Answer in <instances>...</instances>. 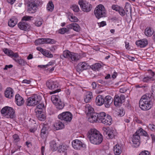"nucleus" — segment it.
I'll use <instances>...</instances> for the list:
<instances>
[{"instance_id":"obj_30","label":"nucleus","mask_w":155,"mask_h":155,"mask_svg":"<svg viewBox=\"0 0 155 155\" xmlns=\"http://www.w3.org/2000/svg\"><path fill=\"white\" fill-rule=\"evenodd\" d=\"M18 22L17 19L15 17L11 18L8 21V25L10 27H13Z\"/></svg>"},{"instance_id":"obj_2","label":"nucleus","mask_w":155,"mask_h":155,"mask_svg":"<svg viewBox=\"0 0 155 155\" xmlns=\"http://www.w3.org/2000/svg\"><path fill=\"white\" fill-rule=\"evenodd\" d=\"M90 142L93 144H99L103 141V136L95 129H91L87 134Z\"/></svg>"},{"instance_id":"obj_15","label":"nucleus","mask_w":155,"mask_h":155,"mask_svg":"<svg viewBox=\"0 0 155 155\" xmlns=\"http://www.w3.org/2000/svg\"><path fill=\"white\" fill-rule=\"evenodd\" d=\"M46 85L48 87L50 90H55L58 88V84L56 81H54L50 80L46 82Z\"/></svg>"},{"instance_id":"obj_20","label":"nucleus","mask_w":155,"mask_h":155,"mask_svg":"<svg viewBox=\"0 0 155 155\" xmlns=\"http://www.w3.org/2000/svg\"><path fill=\"white\" fill-rule=\"evenodd\" d=\"M68 147L67 145L62 144L59 147L58 151L63 155H67Z\"/></svg>"},{"instance_id":"obj_35","label":"nucleus","mask_w":155,"mask_h":155,"mask_svg":"<svg viewBox=\"0 0 155 155\" xmlns=\"http://www.w3.org/2000/svg\"><path fill=\"white\" fill-rule=\"evenodd\" d=\"M101 65L99 63H95L91 66L90 68H91L93 70H98L101 67Z\"/></svg>"},{"instance_id":"obj_62","label":"nucleus","mask_w":155,"mask_h":155,"mask_svg":"<svg viewBox=\"0 0 155 155\" xmlns=\"http://www.w3.org/2000/svg\"><path fill=\"white\" fill-rule=\"evenodd\" d=\"M117 72H114L113 74L111 75V77L113 79H115L117 76Z\"/></svg>"},{"instance_id":"obj_28","label":"nucleus","mask_w":155,"mask_h":155,"mask_svg":"<svg viewBox=\"0 0 155 155\" xmlns=\"http://www.w3.org/2000/svg\"><path fill=\"white\" fill-rule=\"evenodd\" d=\"M114 153L116 155H119L122 152L121 147L118 144H116L114 147Z\"/></svg>"},{"instance_id":"obj_48","label":"nucleus","mask_w":155,"mask_h":155,"mask_svg":"<svg viewBox=\"0 0 155 155\" xmlns=\"http://www.w3.org/2000/svg\"><path fill=\"white\" fill-rule=\"evenodd\" d=\"M110 129L109 128V127H103L102 128V130L103 131V134L104 135V136L106 137V136H107L108 132V130H110Z\"/></svg>"},{"instance_id":"obj_53","label":"nucleus","mask_w":155,"mask_h":155,"mask_svg":"<svg viewBox=\"0 0 155 155\" xmlns=\"http://www.w3.org/2000/svg\"><path fill=\"white\" fill-rule=\"evenodd\" d=\"M149 129L152 130H155V126L152 124H149L148 126Z\"/></svg>"},{"instance_id":"obj_14","label":"nucleus","mask_w":155,"mask_h":155,"mask_svg":"<svg viewBox=\"0 0 155 155\" xmlns=\"http://www.w3.org/2000/svg\"><path fill=\"white\" fill-rule=\"evenodd\" d=\"M72 145L73 148L77 150H80L82 147H86V145L82 143L81 141L78 140H73Z\"/></svg>"},{"instance_id":"obj_33","label":"nucleus","mask_w":155,"mask_h":155,"mask_svg":"<svg viewBox=\"0 0 155 155\" xmlns=\"http://www.w3.org/2000/svg\"><path fill=\"white\" fill-rule=\"evenodd\" d=\"M98 122L101 121L102 123L103 120L107 117L106 114L104 112H101L98 113Z\"/></svg>"},{"instance_id":"obj_40","label":"nucleus","mask_w":155,"mask_h":155,"mask_svg":"<svg viewBox=\"0 0 155 155\" xmlns=\"http://www.w3.org/2000/svg\"><path fill=\"white\" fill-rule=\"evenodd\" d=\"M47 8L48 11L51 12L53 10L54 5L52 2H49L47 5Z\"/></svg>"},{"instance_id":"obj_52","label":"nucleus","mask_w":155,"mask_h":155,"mask_svg":"<svg viewBox=\"0 0 155 155\" xmlns=\"http://www.w3.org/2000/svg\"><path fill=\"white\" fill-rule=\"evenodd\" d=\"M120 7L117 5H113L112 6V8L117 12L118 11Z\"/></svg>"},{"instance_id":"obj_11","label":"nucleus","mask_w":155,"mask_h":155,"mask_svg":"<svg viewBox=\"0 0 155 155\" xmlns=\"http://www.w3.org/2000/svg\"><path fill=\"white\" fill-rule=\"evenodd\" d=\"M58 118L62 120L67 122H70L72 118V114L69 112L66 111L63 112L59 114Z\"/></svg>"},{"instance_id":"obj_32","label":"nucleus","mask_w":155,"mask_h":155,"mask_svg":"<svg viewBox=\"0 0 155 155\" xmlns=\"http://www.w3.org/2000/svg\"><path fill=\"white\" fill-rule=\"evenodd\" d=\"M115 132L114 130L110 129V130H108L107 135V136H106V137L107 139H112L114 136Z\"/></svg>"},{"instance_id":"obj_50","label":"nucleus","mask_w":155,"mask_h":155,"mask_svg":"<svg viewBox=\"0 0 155 155\" xmlns=\"http://www.w3.org/2000/svg\"><path fill=\"white\" fill-rule=\"evenodd\" d=\"M33 18L32 16H25L22 18V20L25 21H30L31 20V18Z\"/></svg>"},{"instance_id":"obj_59","label":"nucleus","mask_w":155,"mask_h":155,"mask_svg":"<svg viewBox=\"0 0 155 155\" xmlns=\"http://www.w3.org/2000/svg\"><path fill=\"white\" fill-rule=\"evenodd\" d=\"M13 67V65L12 64H10L9 65H6L4 68V70H7L8 68H11Z\"/></svg>"},{"instance_id":"obj_21","label":"nucleus","mask_w":155,"mask_h":155,"mask_svg":"<svg viewBox=\"0 0 155 155\" xmlns=\"http://www.w3.org/2000/svg\"><path fill=\"white\" fill-rule=\"evenodd\" d=\"M15 99L16 104L18 106H21L24 103L23 98L19 94H17L15 95Z\"/></svg>"},{"instance_id":"obj_4","label":"nucleus","mask_w":155,"mask_h":155,"mask_svg":"<svg viewBox=\"0 0 155 155\" xmlns=\"http://www.w3.org/2000/svg\"><path fill=\"white\" fill-rule=\"evenodd\" d=\"M140 136H143L145 137H147L148 136L147 132L141 128H140L137 130L133 135L132 141L133 143V146L135 147H138L140 144Z\"/></svg>"},{"instance_id":"obj_64","label":"nucleus","mask_w":155,"mask_h":155,"mask_svg":"<svg viewBox=\"0 0 155 155\" xmlns=\"http://www.w3.org/2000/svg\"><path fill=\"white\" fill-rule=\"evenodd\" d=\"M16 0H7V1L8 3L12 5L15 2Z\"/></svg>"},{"instance_id":"obj_55","label":"nucleus","mask_w":155,"mask_h":155,"mask_svg":"<svg viewBox=\"0 0 155 155\" xmlns=\"http://www.w3.org/2000/svg\"><path fill=\"white\" fill-rule=\"evenodd\" d=\"M139 155H150L149 152L147 151H145L141 152Z\"/></svg>"},{"instance_id":"obj_51","label":"nucleus","mask_w":155,"mask_h":155,"mask_svg":"<svg viewBox=\"0 0 155 155\" xmlns=\"http://www.w3.org/2000/svg\"><path fill=\"white\" fill-rule=\"evenodd\" d=\"M70 20L72 22H77L78 21V19L75 16H71Z\"/></svg>"},{"instance_id":"obj_26","label":"nucleus","mask_w":155,"mask_h":155,"mask_svg":"<svg viewBox=\"0 0 155 155\" xmlns=\"http://www.w3.org/2000/svg\"><path fill=\"white\" fill-rule=\"evenodd\" d=\"M103 120L102 123L105 125L110 126L111 125L112 122V118L109 115H107L106 117Z\"/></svg>"},{"instance_id":"obj_17","label":"nucleus","mask_w":155,"mask_h":155,"mask_svg":"<svg viewBox=\"0 0 155 155\" xmlns=\"http://www.w3.org/2000/svg\"><path fill=\"white\" fill-rule=\"evenodd\" d=\"M37 5L34 2H32L28 5V12L29 13H35L37 10Z\"/></svg>"},{"instance_id":"obj_41","label":"nucleus","mask_w":155,"mask_h":155,"mask_svg":"<svg viewBox=\"0 0 155 155\" xmlns=\"http://www.w3.org/2000/svg\"><path fill=\"white\" fill-rule=\"evenodd\" d=\"M35 43L37 45L45 44V38H39L36 40Z\"/></svg>"},{"instance_id":"obj_31","label":"nucleus","mask_w":155,"mask_h":155,"mask_svg":"<svg viewBox=\"0 0 155 155\" xmlns=\"http://www.w3.org/2000/svg\"><path fill=\"white\" fill-rule=\"evenodd\" d=\"M93 96L91 92H89L84 97V100L86 103H88L90 102L91 99L92 98Z\"/></svg>"},{"instance_id":"obj_18","label":"nucleus","mask_w":155,"mask_h":155,"mask_svg":"<svg viewBox=\"0 0 155 155\" xmlns=\"http://www.w3.org/2000/svg\"><path fill=\"white\" fill-rule=\"evenodd\" d=\"M98 113L94 112L89 115L88 121L91 123L98 122Z\"/></svg>"},{"instance_id":"obj_44","label":"nucleus","mask_w":155,"mask_h":155,"mask_svg":"<svg viewBox=\"0 0 155 155\" xmlns=\"http://www.w3.org/2000/svg\"><path fill=\"white\" fill-rule=\"evenodd\" d=\"M69 29H67L66 28H63L60 29L59 30V33L61 34H63L65 33H67L69 31Z\"/></svg>"},{"instance_id":"obj_42","label":"nucleus","mask_w":155,"mask_h":155,"mask_svg":"<svg viewBox=\"0 0 155 155\" xmlns=\"http://www.w3.org/2000/svg\"><path fill=\"white\" fill-rule=\"evenodd\" d=\"M45 43L54 44L55 43V41L52 39L49 38H45Z\"/></svg>"},{"instance_id":"obj_34","label":"nucleus","mask_w":155,"mask_h":155,"mask_svg":"<svg viewBox=\"0 0 155 155\" xmlns=\"http://www.w3.org/2000/svg\"><path fill=\"white\" fill-rule=\"evenodd\" d=\"M145 34L148 37L151 36L153 33V31L150 27L147 28L145 31Z\"/></svg>"},{"instance_id":"obj_24","label":"nucleus","mask_w":155,"mask_h":155,"mask_svg":"<svg viewBox=\"0 0 155 155\" xmlns=\"http://www.w3.org/2000/svg\"><path fill=\"white\" fill-rule=\"evenodd\" d=\"M13 91L12 89L10 87H8L5 93V96L6 97L9 98L12 97L13 95Z\"/></svg>"},{"instance_id":"obj_23","label":"nucleus","mask_w":155,"mask_h":155,"mask_svg":"<svg viewBox=\"0 0 155 155\" xmlns=\"http://www.w3.org/2000/svg\"><path fill=\"white\" fill-rule=\"evenodd\" d=\"M85 110L88 116L94 112V108L88 104H86L85 106Z\"/></svg>"},{"instance_id":"obj_29","label":"nucleus","mask_w":155,"mask_h":155,"mask_svg":"<svg viewBox=\"0 0 155 155\" xmlns=\"http://www.w3.org/2000/svg\"><path fill=\"white\" fill-rule=\"evenodd\" d=\"M48 126L46 125H43L42 128L41 130V136L42 138L45 137V135L46 136L48 133L47 129Z\"/></svg>"},{"instance_id":"obj_36","label":"nucleus","mask_w":155,"mask_h":155,"mask_svg":"<svg viewBox=\"0 0 155 155\" xmlns=\"http://www.w3.org/2000/svg\"><path fill=\"white\" fill-rule=\"evenodd\" d=\"M54 126L55 127L56 130H58L64 128V125L61 122L58 121L55 124Z\"/></svg>"},{"instance_id":"obj_16","label":"nucleus","mask_w":155,"mask_h":155,"mask_svg":"<svg viewBox=\"0 0 155 155\" xmlns=\"http://www.w3.org/2000/svg\"><path fill=\"white\" fill-rule=\"evenodd\" d=\"M113 99L110 96L107 95L104 98V103L105 106L106 108L110 107L111 104L113 102Z\"/></svg>"},{"instance_id":"obj_56","label":"nucleus","mask_w":155,"mask_h":155,"mask_svg":"<svg viewBox=\"0 0 155 155\" xmlns=\"http://www.w3.org/2000/svg\"><path fill=\"white\" fill-rule=\"evenodd\" d=\"M98 25L100 27H103L106 25V23L105 21H102L99 23H98Z\"/></svg>"},{"instance_id":"obj_45","label":"nucleus","mask_w":155,"mask_h":155,"mask_svg":"<svg viewBox=\"0 0 155 155\" xmlns=\"http://www.w3.org/2000/svg\"><path fill=\"white\" fill-rule=\"evenodd\" d=\"M71 8L75 12H78L79 11V8L78 6L76 5H73Z\"/></svg>"},{"instance_id":"obj_19","label":"nucleus","mask_w":155,"mask_h":155,"mask_svg":"<svg viewBox=\"0 0 155 155\" xmlns=\"http://www.w3.org/2000/svg\"><path fill=\"white\" fill-rule=\"evenodd\" d=\"M18 26L20 29L26 31L29 28L30 25L27 22H21L18 23Z\"/></svg>"},{"instance_id":"obj_8","label":"nucleus","mask_w":155,"mask_h":155,"mask_svg":"<svg viewBox=\"0 0 155 155\" xmlns=\"http://www.w3.org/2000/svg\"><path fill=\"white\" fill-rule=\"evenodd\" d=\"M63 56L64 58L74 61H78L80 58V56L78 54L71 52L68 50L64 51Z\"/></svg>"},{"instance_id":"obj_13","label":"nucleus","mask_w":155,"mask_h":155,"mask_svg":"<svg viewBox=\"0 0 155 155\" xmlns=\"http://www.w3.org/2000/svg\"><path fill=\"white\" fill-rule=\"evenodd\" d=\"M90 68V66L85 62H81L77 65L76 68L77 71L80 73L84 70Z\"/></svg>"},{"instance_id":"obj_63","label":"nucleus","mask_w":155,"mask_h":155,"mask_svg":"<svg viewBox=\"0 0 155 155\" xmlns=\"http://www.w3.org/2000/svg\"><path fill=\"white\" fill-rule=\"evenodd\" d=\"M22 82L23 83L29 84L31 82V81L30 80L25 79L22 81Z\"/></svg>"},{"instance_id":"obj_6","label":"nucleus","mask_w":155,"mask_h":155,"mask_svg":"<svg viewBox=\"0 0 155 155\" xmlns=\"http://www.w3.org/2000/svg\"><path fill=\"white\" fill-rule=\"evenodd\" d=\"M1 112L7 118L13 119L15 117V110L11 107H5L2 109Z\"/></svg>"},{"instance_id":"obj_58","label":"nucleus","mask_w":155,"mask_h":155,"mask_svg":"<svg viewBox=\"0 0 155 155\" xmlns=\"http://www.w3.org/2000/svg\"><path fill=\"white\" fill-rule=\"evenodd\" d=\"M42 24L41 21H37L35 22V25L37 26H40Z\"/></svg>"},{"instance_id":"obj_38","label":"nucleus","mask_w":155,"mask_h":155,"mask_svg":"<svg viewBox=\"0 0 155 155\" xmlns=\"http://www.w3.org/2000/svg\"><path fill=\"white\" fill-rule=\"evenodd\" d=\"M126 10V14L127 15L130 13V14H131V7L130 5L127 4L126 5L125 7Z\"/></svg>"},{"instance_id":"obj_25","label":"nucleus","mask_w":155,"mask_h":155,"mask_svg":"<svg viewBox=\"0 0 155 155\" xmlns=\"http://www.w3.org/2000/svg\"><path fill=\"white\" fill-rule=\"evenodd\" d=\"M104 101V97L103 95H100L96 97L95 102L97 105L100 106L103 105Z\"/></svg>"},{"instance_id":"obj_37","label":"nucleus","mask_w":155,"mask_h":155,"mask_svg":"<svg viewBox=\"0 0 155 155\" xmlns=\"http://www.w3.org/2000/svg\"><path fill=\"white\" fill-rule=\"evenodd\" d=\"M50 143L51 149L53 151H56L58 149V146L55 141H52Z\"/></svg>"},{"instance_id":"obj_54","label":"nucleus","mask_w":155,"mask_h":155,"mask_svg":"<svg viewBox=\"0 0 155 155\" xmlns=\"http://www.w3.org/2000/svg\"><path fill=\"white\" fill-rule=\"evenodd\" d=\"M44 107V104L41 103L40 104L37 106V109L42 110Z\"/></svg>"},{"instance_id":"obj_39","label":"nucleus","mask_w":155,"mask_h":155,"mask_svg":"<svg viewBox=\"0 0 155 155\" xmlns=\"http://www.w3.org/2000/svg\"><path fill=\"white\" fill-rule=\"evenodd\" d=\"M42 54L45 56L49 58H51L53 57V54L50 53L48 50L45 49Z\"/></svg>"},{"instance_id":"obj_12","label":"nucleus","mask_w":155,"mask_h":155,"mask_svg":"<svg viewBox=\"0 0 155 155\" xmlns=\"http://www.w3.org/2000/svg\"><path fill=\"white\" fill-rule=\"evenodd\" d=\"M125 97L123 94H121L120 96L116 95L114 100V105L116 107L121 106L122 103L125 101Z\"/></svg>"},{"instance_id":"obj_27","label":"nucleus","mask_w":155,"mask_h":155,"mask_svg":"<svg viewBox=\"0 0 155 155\" xmlns=\"http://www.w3.org/2000/svg\"><path fill=\"white\" fill-rule=\"evenodd\" d=\"M68 29H72L75 31H78L80 30V27L79 25L76 23H72L69 25L67 26Z\"/></svg>"},{"instance_id":"obj_57","label":"nucleus","mask_w":155,"mask_h":155,"mask_svg":"<svg viewBox=\"0 0 155 155\" xmlns=\"http://www.w3.org/2000/svg\"><path fill=\"white\" fill-rule=\"evenodd\" d=\"M152 78L147 77L144 78L143 79V81L145 82H147L148 81L150 80Z\"/></svg>"},{"instance_id":"obj_46","label":"nucleus","mask_w":155,"mask_h":155,"mask_svg":"<svg viewBox=\"0 0 155 155\" xmlns=\"http://www.w3.org/2000/svg\"><path fill=\"white\" fill-rule=\"evenodd\" d=\"M118 12H119L120 15L123 16L125 15L126 14L124 10L121 7H120Z\"/></svg>"},{"instance_id":"obj_3","label":"nucleus","mask_w":155,"mask_h":155,"mask_svg":"<svg viewBox=\"0 0 155 155\" xmlns=\"http://www.w3.org/2000/svg\"><path fill=\"white\" fill-rule=\"evenodd\" d=\"M3 51L4 53L9 56L12 58H13V60L15 62L18 63L21 66H24L25 64H27V62L25 60L21 58L16 59L18 57L19 55L17 53H14L12 51L9 50L7 48H5L3 49Z\"/></svg>"},{"instance_id":"obj_5","label":"nucleus","mask_w":155,"mask_h":155,"mask_svg":"<svg viewBox=\"0 0 155 155\" xmlns=\"http://www.w3.org/2000/svg\"><path fill=\"white\" fill-rule=\"evenodd\" d=\"M94 14L96 18L99 19L105 17L106 15V11L104 6L100 4L97 5L94 10Z\"/></svg>"},{"instance_id":"obj_47","label":"nucleus","mask_w":155,"mask_h":155,"mask_svg":"<svg viewBox=\"0 0 155 155\" xmlns=\"http://www.w3.org/2000/svg\"><path fill=\"white\" fill-rule=\"evenodd\" d=\"M13 138L15 142H17L20 140L19 137L17 134H15L13 135Z\"/></svg>"},{"instance_id":"obj_43","label":"nucleus","mask_w":155,"mask_h":155,"mask_svg":"<svg viewBox=\"0 0 155 155\" xmlns=\"http://www.w3.org/2000/svg\"><path fill=\"white\" fill-rule=\"evenodd\" d=\"M37 117L38 119L41 121H44L45 120V115L40 113V114H37Z\"/></svg>"},{"instance_id":"obj_10","label":"nucleus","mask_w":155,"mask_h":155,"mask_svg":"<svg viewBox=\"0 0 155 155\" xmlns=\"http://www.w3.org/2000/svg\"><path fill=\"white\" fill-rule=\"evenodd\" d=\"M78 3L82 11L87 12L91 11L93 8L92 5L88 2L83 0H79Z\"/></svg>"},{"instance_id":"obj_49","label":"nucleus","mask_w":155,"mask_h":155,"mask_svg":"<svg viewBox=\"0 0 155 155\" xmlns=\"http://www.w3.org/2000/svg\"><path fill=\"white\" fill-rule=\"evenodd\" d=\"M118 113L120 116H123L125 114V111L123 108H121L118 110Z\"/></svg>"},{"instance_id":"obj_1","label":"nucleus","mask_w":155,"mask_h":155,"mask_svg":"<svg viewBox=\"0 0 155 155\" xmlns=\"http://www.w3.org/2000/svg\"><path fill=\"white\" fill-rule=\"evenodd\" d=\"M151 95L153 99H151L149 97L150 94H147L142 96L140 99L139 105L140 108L143 110H149L150 109L154 103V100H155V85L152 86Z\"/></svg>"},{"instance_id":"obj_22","label":"nucleus","mask_w":155,"mask_h":155,"mask_svg":"<svg viewBox=\"0 0 155 155\" xmlns=\"http://www.w3.org/2000/svg\"><path fill=\"white\" fill-rule=\"evenodd\" d=\"M136 44L138 47L142 48L146 46L147 45L148 41L146 39H143L136 41Z\"/></svg>"},{"instance_id":"obj_61","label":"nucleus","mask_w":155,"mask_h":155,"mask_svg":"<svg viewBox=\"0 0 155 155\" xmlns=\"http://www.w3.org/2000/svg\"><path fill=\"white\" fill-rule=\"evenodd\" d=\"M60 91V89H57L54 91L50 92V93L51 94H52L58 92Z\"/></svg>"},{"instance_id":"obj_60","label":"nucleus","mask_w":155,"mask_h":155,"mask_svg":"<svg viewBox=\"0 0 155 155\" xmlns=\"http://www.w3.org/2000/svg\"><path fill=\"white\" fill-rule=\"evenodd\" d=\"M36 49L40 51L42 54L43 53V52H44V51L45 50V49H43L42 48L40 47H37Z\"/></svg>"},{"instance_id":"obj_7","label":"nucleus","mask_w":155,"mask_h":155,"mask_svg":"<svg viewBox=\"0 0 155 155\" xmlns=\"http://www.w3.org/2000/svg\"><path fill=\"white\" fill-rule=\"evenodd\" d=\"M41 99L40 96L37 94L34 95L27 99L26 104L28 106H35L40 104Z\"/></svg>"},{"instance_id":"obj_9","label":"nucleus","mask_w":155,"mask_h":155,"mask_svg":"<svg viewBox=\"0 0 155 155\" xmlns=\"http://www.w3.org/2000/svg\"><path fill=\"white\" fill-rule=\"evenodd\" d=\"M51 100L53 103L56 106L57 109L61 110L63 108L64 104V103L61 101L58 95H52L51 97Z\"/></svg>"}]
</instances>
